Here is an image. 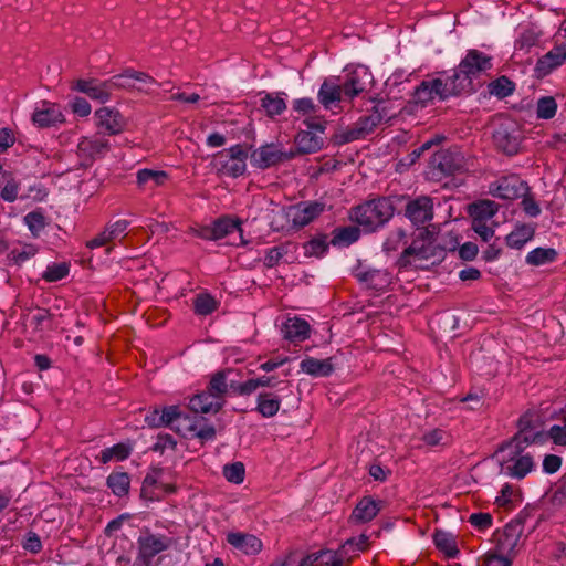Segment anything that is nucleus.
Segmentation results:
<instances>
[{
    "instance_id": "1",
    "label": "nucleus",
    "mask_w": 566,
    "mask_h": 566,
    "mask_svg": "<svg viewBox=\"0 0 566 566\" xmlns=\"http://www.w3.org/2000/svg\"><path fill=\"white\" fill-rule=\"evenodd\" d=\"M457 244L458 242L451 239L448 245H441V243L438 242V238H434L433 231L423 228L420 230L417 238L412 240V243L403 250L396 264L400 270L408 269L412 263L411 258L420 261L431 260V263L434 264L442 261L446 251H453Z\"/></svg>"
},
{
    "instance_id": "2",
    "label": "nucleus",
    "mask_w": 566,
    "mask_h": 566,
    "mask_svg": "<svg viewBox=\"0 0 566 566\" xmlns=\"http://www.w3.org/2000/svg\"><path fill=\"white\" fill-rule=\"evenodd\" d=\"M392 201L378 197L352 209L350 218L366 231L373 232L386 224L394 216Z\"/></svg>"
},
{
    "instance_id": "3",
    "label": "nucleus",
    "mask_w": 566,
    "mask_h": 566,
    "mask_svg": "<svg viewBox=\"0 0 566 566\" xmlns=\"http://www.w3.org/2000/svg\"><path fill=\"white\" fill-rule=\"evenodd\" d=\"M248 149L237 144L228 149L218 151L213 156V166L219 172L232 178L242 176L247 170Z\"/></svg>"
},
{
    "instance_id": "4",
    "label": "nucleus",
    "mask_w": 566,
    "mask_h": 566,
    "mask_svg": "<svg viewBox=\"0 0 566 566\" xmlns=\"http://www.w3.org/2000/svg\"><path fill=\"white\" fill-rule=\"evenodd\" d=\"M530 191L527 182L516 174H509L499 177L489 184L488 192L495 198L503 200H515L524 197Z\"/></svg>"
},
{
    "instance_id": "5",
    "label": "nucleus",
    "mask_w": 566,
    "mask_h": 566,
    "mask_svg": "<svg viewBox=\"0 0 566 566\" xmlns=\"http://www.w3.org/2000/svg\"><path fill=\"white\" fill-rule=\"evenodd\" d=\"M464 168V158L458 150L441 149L430 159V172L432 178L442 179L452 176Z\"/></svg>"
},
{
    "instance_id": "6",
    "label": "nucleus",
    "mask_w": 566,
    "mask_h": 566,
    "mask_svg": "<svg viewBox=\"0 0 566 566\" xmlns=\"http://www.w3.org/2000/svg\"><path fill=\"white\" fill-rule=\"evenodd\" d=\"M295 154V151H285L280 147V145L272 143L265 144L253 150L250 156V160L253 167L265 170L293 159Z\"/></svg>"
},
{
    "instance_id": "7",
    "label": "nucleus",
    "mask_w": 566,
    "mask_h": 566,
    "mask_svg": "<svg viewBox=\"0 0 566 566\" xmlns=\"http://www.w3.org/2000/svg\"><path fill=\"white\" fill-rule=\"evenodd\" d=\"M495 147L505 155L513 156L518 153L521 145V132L513 120L500 123L493 132Z\"/></svg>"
},
{
    "instance_id": "8",
    "label": "nucleus",
    "mask_w": 566,
    "mask_h": 566,
    "mask_svg": "<svg viewBox=\"0 0 566 566\" xmlns=\"http://www.w3.org/2000/svg\"><path fill=\"white\" fill-rule=\"evenodd\" d=\"M109 150V142L99 134L90 137H82L77 144V156L82 167H90L93 163L102 158Z\"/></svg>"
},
{
    "instance_id": "9",
    "label": "nucleus",
    "mask_w": 566,
    "mask_h": 566,
    "mask_svg": "<svg viewBox=\"0 0 566 566\" xmlns=\"http://www.w3.org/2000/svg\"><path fill=\"white\" fill-rule=\"evenodd\" d=\"M500 473L512 479L522 480L534 469L532 455L496 453Z\"/></svg>"
},
{
    "instance_id": "10",
    "label": "nucleus",
    "mask_w": 566,
    "mask_h": 566,
    "mask_svg": "<svg viewBox=\"0 0 566 566\" xmlns=\"http://www.w3.org/2000/svg\"><path fill=\"white\" fill-rule=\"evenodd\" d=\"M382 120L384 115L378 106H375L370 114L361 116L352 127L347 128L342 134V143L345 144L365 138L371 134Z\"/></svg>"
},
{
    "instance_id": "11",
    "label": "nucleus",
    "mask_w": 566,
    "mask_h": 566,
    "mask_svg": "<svg viewBox=\"0 0 566 566\" xmlns=\"http://www.w3.org/2000/svg\"><path fill=\"white\" fill-rule=\"evenodd\" d=\"M405 216L412 226L420 228L433 219V199L429 196H419L407 202Z\"/></svg>"
},
{
    "instance_id": "12",
    "label": "nucleus",
    "mask_w": 566,
    "mask_h": 566,
    "mask_svg": "<svg viewBox=\"0 0 566 566\" xmlns=\"http://www.w3.org/2000/svg\"><path fill=\"white\" fill-rule=\"evenodd\" d=\"M135 82H139L145 85L157 84L156 80L145 72L135 71L127 69L123 73L111 77V84L113 91L115 90H137L139 92L149 93L144 86H137Z\"/></svg>"
},
{
    "instance_id": "13",
    "label": "nucleus",
    "mask_w": 566,
    "mask_h": 566,
    "mask_svg": "<svg viewBox=\"0 0 566 566\" xmlns=\"http://www.w3.org/2000/svg\"><path fill=\"white\" fill-rule=\"evenodd\" d=\"M171 545V538L163 535L148 534L138 538V560L145 566H149L153 558L168 549Z\"/></svg>"
},
{
    "instance_id": "14",
    "label": "nucleus",
    "mask_w": 566,
    "mask_h": 566,
    "mask_svg": "<svg viewBox=\"0 0 566 566\" xmlns=\"http://www.w3.org/2000/svg\"><path fill=\"white\" fill-rule=\"evenodd\" d=\"M370 78L371 74L369 73L368 69L363 65H359L353 71L347 72L344 80H339V84L342 85L345 98L352 101L354 97L363 93L366 90Z\"/></svg>"
},
{
    "instance_id": "15",
    "label": "nucleus",
    "mask_w": 566,
    "mask_h": 566,
    "mask_svg": "<svg viewBox=\"0 0 566 566\" xmlns=\"http://www.w3.org/2000/svg\"><path fill=\"white\" fill-rule=\"evenodd\" d=\"M359 283L375 291H385L392 283V274L386 269H367L361 265L354 271Z\"/></svg>"
},
{
    "instance_id": "16",
    "label": "nucleus",
    "mask_w": 566,
    "mask_h": 566,
    "mask_svg": "<svg viewBox=\"0 0 566 566\" xmlns=\"http://www.w3.org/2000/svg\"><path fill=\"white\" fill-rule=\"evenodd\" d=\"M492 69V57L476 49L468 50L459 64V70L471 80Z\"/></svg>"
},
{
    "instance_id": "17",
    "label": "nucleus",
    "mask_w": 566,
    "mask_h": 566,
    "mask_svg": "<svg viewBox=\"0 0 566 566\" xmlns=\"http://www.w3.org/2000/svg\"><path fill=\"white\" fill-rule=\"evenodd\" d=\"M65 118L57 104L42 101L32 114V123L39 128H48L64 123Z\"/></svg>"
},
{
    "instance_id": "18",
    "label": "nucleus",
    "mask_w": 566,
    "mask_h": 566,
    "mask_svg": "<svg viewBox=\"0 0 566 566\" xmlns=\"http://www.w3.org/2000/svg\"><path fill=\"white\" fill-rule=\"evenodd\" d=\"M75 90L101 103L109 101L113 93L111 78L106 81H99L97 78L77 80Z\"/></svg>"
},
{
    "instance_id": "19",
    "label": "nucleus",
    "mask_w": 566,
    "mask_h": 566,
    "mask_svg": "<svg viewBox=\"0 0 566 566\" xmlns=\"http://www.w3.org/2000/svg\"><path fill=\"white\" fill-rule=\"evenodd\" d=\"M324 208V203L318 201L301 202L290 209L289 216L295 227L303 228L316 219Z\"/></svg>"
},
{
    "instance_id": "20",
    "label": "nucleus",
    "mask_w": 566,
    "mask_h": 566,
    "mask_svg": "<svg viewBox=\"0 0 566 566\" xmlns=\"http://www.w3.org/2000/svg\"><path fill=\"white\" fill-rule=\"evenodd\" d=\"M317 98L325 109H331L336 104L345 101L346 98L344 96L342 85L339 84V78H325L319 86Z\"/></svg>"
},
{
    "instance_id": "21",
    "label": "nucleus",
    "mask_w": 566,
    "mask_h": 566,
    "mask_svg": "<svg viewBox=\"0 0 566 566\" xmlns=\"http://www.w3.org/2000/svg\"><path fill=\"white\" fill-rule=\"evenodd\" d=\"M95 117L97 126L105 129L108 135H117L125 129V118L114 108L102 107L95 112Z\"/></svg>"
},
{
    "instance_id": "22",
    "label": "nucleus",
    "mask_w": 566,
    "mask_h": 566,
    "mask_svg": "<svg viewBox=\"0 0 566 566\" xmlns=\"http://www.w3.org/2000/svg\"><path fill=\"white\" fill-rule=\"evenodd\" d=\"M381 501H376L371 496H364L354 507L349 522L353 524H364L373 521L381 510Z\"/></svg>"
},
{
    "instance_id": "23",
    "label": "nucleus",
    "mask_w": 566,
    "mask_h": 566,
    "mask_svg": "<svg viewBox=\"0 0 566 566\" xmlns=\"http://www.w3.org/2000/svg\"><path fill=\"white\" fill-rule=\"evenodd\" d=\"M227 542L245 555H256L262 551V541L253 534L231 532L227 535Z\"/></svg>"
},
{
    "instance_id": "24",
    "label": "nucleus",
    "mask_w": 566,
    "mask_h": 566,
    "mask_svg": "<svg viewBox=\"0 0 566 566\" xmlns=\"http://www.w3.org/2000/svg\"><path fill=\"white\" fill-rule=\"evenodd\" d=\"M226 399H217L208 389L195 395L189 400V408L196 413H217L222 409Z\"/></svg>"
},
{
    "instance_id": "25",
    "label": "nucleus",
    "mask_w": 566,
    "mask_h": 566,
    "mask_svg": "<svg viewBox=\"0 0 566 566\" xmlns=\"http://www.w3.org/2000/svg\"><path fill=\"white\" fill-rule=\"evenodd\" d=\"M355 537H352L345 542L342 547L337 551L321 549L318 552L307 555V559L321 560L324 566H343L345 558L348 555L347 547L354 543Z\"/></svg>"
},
{
    "instance_id": "26",
    "label": "nucleus",
    "mask_w": 566,
    "mask_h": 566,
    "mask_svg": "<svg viewBox=\"0 0 566 566\" xmlns=\"http://www.w3.org/2000/svg\"><path fill=\"white\" fill-rule=\"evenodd\" d=\"M517 525H514L512 523L505 525L503 533L497 539V551L500 554H506L510 555L514 552L515 547L518 544L520 541V534L522 530L518 528V525L524 523V515L523 513H520L517 516Z\"/></svg>"
},
{
    "instance_id": "27",
    "label": "nucleus",
    "mask_w": 566,
    "mask_h": 566,
    "mask_svg": "<svg viewBox=\"0 0 566 566\" xmlns=\"http://www.w3.org/2000/svg\"><path fill=\"white\" fill-rule=\"evenodd\" d=\"M566 60V45L553 48L538 59L535 71L539 76L548 75L554 69L560 66Z\"/></svg>"
},
{
    "instance_id": "28",
    "label": "nucleus",
    "mask_w": 566,
    "mask_h": 566,
    "mask_svg": "<svg viewBox=\"0 0 566 566\" xmlns=\"http://www.w3.org/2000/svg\"><path fill=\"white\" fill-rule=\"evenodd\" d=\"M284 388L276 391H262L258 395L255 410L264 418L274 417L281 407L282 396L280 395Z\"/></svg>"
},
{
    "instance_id": "29",
    "label": "nucleus",
    "mask_w": 566,
    "mask_h": 566,
    "mask_svg": "<svg viewBox=\"0 0 566 566\" xmlns=\"http://www.w3.org/2000/svg\"><path fill=\"white\" fill-rule=\"evenodd\" d=\"M213 231L216 235V241L226 238L227 235L239 232L240 233V244H247L242 235L241 220L239 218H233L231 216H221L212 221Z\"/></svg>"
},
{
    "instance_id": "30",
    "label": "nucleus",
    "mask_w": 566,
    "mask_h": 566,
    "mask_svg": "<svg viewBox=\"0 0 566 566\" xmlns=\"http://www.w3.org/2000/svg\"><path fill=\"white\" fill-rule=\"evenodd\" d=\"M334 358L317 359L314 357L304 358L301 364V370L313 377H328L334 371Z\"/></svg>"
},
{
    "instance_id": "31",
    "label": "nucleus",
    "mask_w": 566,
    "mask_h": 566,
    "mask_svg": "<svg viewBox=\"0 0 566 566\" xmlns=\"http://www.w3.org/2000/svg\"><path fill=\"white\" fill-rule=\"evenodd\" d=\"M536 434L524 436V433H515L509 441L503 442L496 453H505V454H521V455H531V453L525 452V449L535 442Z\"/></svg>"
},
{
    "instance_id": "32",
    "label": "nucleus",
    "mask_w": 566,
    "mask_h": 566,
    "mask_svg": "<svg viewBox=\"0 0 566 566\" xmlns=\"http://www.w3.org/2000/svg\"><path fill=\"white\" fill-rule=\"evenodd\" d=\"M284 337L293 343H301L310 337V324L298 317L289 318L283 325Z\"/></svg>"
},
{
    "instance_id": "33",
    "label": "nucleus",
    "mask_w": 566,
    "mask_h": 566,
    "mask_svg": "<svg viewBox=\"0 0 566 566\" xmlns=\"http://www.w3.org/2000/svg\"><path fill=\"white\" fill-rule=\"evenodd\" d=\"M534 234L533 224L521 223L505 237V242L509 248L520 250L534 238Z\"/></svg>"
},
{
    "instance_id": "34",
    "label": "nucleus",
    "mask_w": 566,
    "mask_h": 566,
    "mask_svg": "<svg viewBox=\"0 0 566 566\" xmlns=\"http://www.w3.org/2000/svg\"><path fill=\"white\" fill-rule=\"evenodd\" d=\"M298 154H313L323 148L324 139L314 132L301 130L295 137Z\"/></svg>"
},
{
    "instance_id": "35",
    "label": "nucleus",
    "mask_w": 566,
    "mask_h": 566,
    "mask_svg": "<svg viewBox=\"0 0 566 566\" xmlns=\"http://www.w3.org/2000/svg\"><path fill=\"white\" fill-rule=\"evenodd\" d=\"M500 205L493 200L482 199L470 206L469 212L474 221L488 222L499 211Z\"/></svg>"
},
{
    "instance_id": "36",
    "label": "nucleus",
    "mask_w": 566,
    "mask_h": 566,
    "mask_svg": "<svg viewBox=\"0 0 566 566\" xmlns=\"http://www.w3.org/2000/svg\"><path fill=\"white\" fill-rule=\"evenodd\" d=\"M106 485L113 494L123 497L128 494L130 488V476L126 472H112L106 479Z\"/></svg>"
},
{
    "instance_id": "37",
    "label": "nucleus",
    "mask_w": 566,
    "mask_h": 566,
    "mask_svg": "<svg viewBox=\"0 0 566 566\" xmlns=\"http://www.w3.org/2000/svg\"><path fill=\"white\" fill-rule=\"evenodd\" d=\"M232 373L231 369H223L214 373L207 386V389L216 396L217 399H226L228 395V377Z\"/></svg>"
},
{
    "instance_id": "38",
    "label": "nucleus",
    "mask_w": 566,
    "mask_h": 566,
    "mask_svg": "<svg viewBox=\"0 0 566 566\" xmlns=\"http://www.w3.org/2000/svg\"><path fill=\"white\" fill-rule=\"evenodd\" d=\"M447 81L452 96L473 91L472 80L467 74L462 73L459 67L451 76L447 77Z\"/></svg>"
},
{
    "instance_id": "39",
    "label": "nucleus",
    "mask_w": 566,
    "mask_h": 566,
    "mask_svg": "<svg viewBox=\"0 0 566 566\" xmlns=\"http://www.w3.org/2000/svg\"><path fill=\"white\" fill-rule=\"evenodd\" d=\"M168 179L164 170L140 169L137 172V182L140 187L149 186L150 189L161 186Z\"/></svg>"
},
{
    "instance_id": "40",
    "label": "nucleus",
    "mask_w": 566,
    "mask_h": 566,
    "mask_svg": "<svg viewBox=\"0 0 566 566\" xmlns=\"http://www.w3.org/2000/svg\"><path fill=\"white\" fill-rule=\"evenodd\" d=\"M164 418V426L171 427L176 429L178 432L182 431L186 426H182V422H190L187 416L182 415L179 410L178 406H169L165 407L160 411Z\"/></svg>"
},
{
    "instance_id": "41",
    "label": "nucleus",
    "mask_w": 566,
    "mask_h": 566,
    "mask_svg": "<svg viewBox=\"0 0 566 566\" xmlns=\"http://www.w3.org/2000/svg\"><path fill=\"white\" fill-rule=\"evenodd\" d=\"M132 449L125 443H117L111 448H105L101 451L97 459L101 463L105 464L112 460L123 461L130 455Z\"/></svg>"
},
{
    "instance_id": "42",
    "label": "nucleus",
    "mask_w": 566,
    "mask_h": 566,
    "mask_svg": "<svg viewBox=\"0 0 566 566\" xmlns=\"http://www.w3.org/2000/svg\"><path fill=\"white\" fill-rule=\"evenodd\" d=\"M557 258V251L554 248H536L526 255V263L531 265H543L552 263Z\"/></svg>"
},
{
    "instance_id": "43",
    "label": "nucleus",
    "mask_w": 566,
    "mask_h": 566,
    "mask_svg": "<svg viewBox=\"0 0 566 566\" xmlns=\"http://www.w3.org/2000/svg\"><path fill=\"white\" fill-rule=\"evenodd\" d=\"M437 548L443 552L448 557L453 558L459 554L454 537L446 532L438 531L433 536Z\"/></svg>"
},
{
    "instance_id": "44",
    "label": "nucleus",
    "mask_w": 566,
    "mask_h": 566,
    "mask_svg": "<svg viewBox=\"0 0 566 566\" xmlns=\"http://www.w3.org/2000/svg\"><path fill=\"white\" fill-rule=\"evenodd\" d=\"M328 245L326 234L314 237L303 244L304 255L321 258L327 252Z\"/></svg>"
},
{
    "instance_id": "45",
    "label": "nucleus",
    "mask_w": 566,
    "mask_h": 566,
    "mask_svg": "<svg viewBox=\"0 0 566 566\" xmlns=\"http://www.w3.org/2000/svg\"><path fill=\"white\" fill-rule=\"evenodd\" d=\"M360 237V230L355 226L337 228L334 230V237L331 241L332 244L349 245L356 242Z\"/></svg>"
},
{
    "instance_id": "46",
    "label": "nucleus",
    "mask_w": 566,
    "mask_h": 566,
    "mask_svg": "<svg viewBox=\"0 0 566 566\" xmlns=\"http://www.w3.org/2000/svg\"><path fill=\"white\" fill-rule=\"evenodd\" d=\"M261 106L270 117L281 115L286 109L285 101L282 97L277 95L275 96L273 94H266L261 99Z\"/></svg>"
},
{
    "instance_id": "47",
    "label": "nucleus",
    "mask_w": 566,
    "mask_h": 566,
    "mask_svg": "<svg viewBox=\"0 0 566 566\" xmlns=\"http://www.w3.org/2000/svg\"><path fill=\"white\" fill-rule=\"evenodd\" d=\"M185 430H187L191 437L200 439L201 443L214 440L217 433L216 428L212 424L205 423L199 426L197 421L189 422V424L185 427Z\"/></svg>"
},
{
    "instance_id": "48",
    "label": "nucleus",
    "mask_w": 566,
    "mask_h": 566,
    "mask_svg": "<svg viewBox=\"0 0 566 566\" xmlns=\"http://www.w3.org/2000/svg\"><path fill=\"white\" fill-rule=\"evenodd\" d=\"M515 90V84L506 76H500L489 84V92L499 98L511 95Z\"/></svg>"
},
{
    "instance_id": "49",
    "label": "nucleus",
    "mask_w": 566,
    "mask_h": 566,
    "mask_svg": "<svg viewBox=\"0 0 566 566\" xmlns=\"http://www.w3.org/2000/svg\"><path fill=\"white\" fill-rule=\"evenodd\" d=\"M557 103L553 96H543L536 103V116L539 119H551L556 115Z\"/></svg>"
},
{
    "instance_id": "50",
    "label": "nucleus",
    "mask_w": 566,
    "mask_h": 566,
    "mask_svg": "<svg viewBox=\"0 0 566 566\" xmlns=\"http://www.w3.org/2000/svg\"><path fill=\"white\" fill-rule=\"evenodd\" d=\"M292 243L286 242L269 249L264 256V265L269 269L276 266L283 256L289 253Z\"/></svg>"
},
{
    "instance_id": "51",
    "label": "nucleus",
    "mask_w": 566,
    "mask_h": 566,
    "mask_svg": "<svg viewBox=\"0 0 566 566\" xmlns=\"http://www.w3.org/2000/svg\"><path fill=\"white\" fill-rule=\"evenodd\" d=\"M23 220L34 237H38L46 226L45 217L41 210H33L27 213Z\"/></svg>"
},
{
    "instance_id": "52",
    "label": "nucleus",
    "mask_w": 566,
    "mask_h": 566,
    "mask_svg": "<svg viewBox=\"0 0 566 566\" xmlns=\"http://www.w3.org/2000/svg\"><path fill=\"white\" fill-rule=\"evenodd\" d=\"M70 272V266L65 262L52 263L46 266L42 274V279L46 282H57L64 279Z\"/></svg>"
},
{
    "instance_id": "53",
    "label": "nucleus",
    "mask_w": 566,
    "mask_h": 566,
    "mask_svg": "<svg viewBox=\"0 0 566 566\" xmlns=\"http://www.w3.org/2000/svg\"><path fill=\"white\" fill-rule=\"evenodd\" d=\"M436 96L433 94L432 87L427 80L422 81L413 92V101L416 104H420L421 106H426L429 103L433 102Z\"/></svg>"
},
{
    "instance_id": "54",
    "label": "nucleus",
    "mask_w": 566,
    "mask_h": 566,
    "mask_svg": "<svg viewBox=\"0 0 566 566\" xmlns=\"http://www.w3.org/2000/svg\"><path fill=\"white\" fill-rule=\"evenodd\" d=\"M195 312L198 315H209L217 310L216 300L209 294H200L193 302Z\"/></svg>"
},
{
    "instance_id": "55",
    "label": "nucleus",
    "mask_w": 566,
    "mask_h": 566,
    "mask_svg": "<svg viewBox=\"0 0 566 566\" xmlns=\"http://www.w3.org/2000/svg\"><path fill=\"white\" fill-rule=\"evenodd\" d=\"M292 108L294 112L302 116L315 115L319 111V106L315 104L314 99L311 97L294 99L292 103Z\"/></svg>"
},
{
    "instance_id": "56",
    "label": "nucleus",
    "mask_w": 566,
    "mask_h": 566,
    "mask_svg": "<svg viewBox=\"0 0 566 566\" xmlns=\"http://www.w3.org/2000/svg\"><path fill=\"white\" fill-rule=\"evenodd\" d=\"M223 475L227 481L240 484L244 480L245 469L242 462H234L223 467Z\"/></svg>"
},
{
    "instance_id": "57",
    "label": "nucleus",
    "mask_w": 566,
    "mask_h": 566,
    "mask_svg": "<svg viewBox=\"0 0 566 566\" xmlns=\"http://www.w3.org/2000/svg\"><path fill=\"white\" fill-rule=\"evenodd\" d=\"M436 98L439 101H446L452 96L448 81L440 77L428 78Z\"/></svg>"
},
{
    "instance_id": "58",
    "label": "nucleus",
    "mask_w": 566,
    "mask_h": 566,
    "mask_svg": "<svg viewBox=\"0 0 566 566\" xmlns=\"http://www.w3.org/2000/svg\"><path fill=\"white\" fill-rule=\"evenodd\" d=\"M469 523L475 527L478 531H486L491 528L493 523V517L490 513H473L469 516Z\"/></svg>"
},
{
    "instance_id": "59",
    "label": "nucleus",
    "mask_w": 566,
    "mask_h": 566,
    "mask_svg": "<svg viewBox=\"0 0 566 566\" xmlns=\"http://www.w3.org/2000/svg\"><path fill=\"white\" fill-rule=\"evenodd\" d=\"M405 238H406V232L403 229L399 228V229L390 232V234L388 235V238L386 239V241L382 244L384 251L387 253L397 251L400 243L405 240Z\"/></svg>"
},
{
    "instance_id": "60",
    "label": "nucleus",
    "mask_w": 566,
    "mask_h": 566,
    "mask_svg": "<svg viewBox=\"0 0 566 566\" xmlns=\"http://www.w3.org/2000/svg\"><path fill=\"white\" fill-rule=\"evenodd\" d=\"M20 190V184L13 179L9 178L6 181L4 187L1 189L0 196L7 202H13L18 198V193Z\"/></svg>"
},
{
    "instance_id": "61",
    "label": "nucleus",
    "mask_w": 566,
    "mask_h": 566,
    "mask_svg": "<svg viewBox=\"0 0 566 566\" xmlns=\"http://www.w3.org/2000/svg\"><path fill=\"white\" fill-rule=\"evenodd\" d=\"M534 415L526 412L520 417L517 427L518 431L516 433H524V436L536 434V438L539 436V432L535 431L534 426Z\"/></svg>"
},
{
    "instance_id": "62",
    "label": "nucleus",
    "mask_w": 566,
    "mask_h": 566,
    "mask_svg": "<svg viewBox=\"0 0 566 566\" xmlns=\"http://www.w3.org/2000/svg\"><path fill=\"white\" fill-rule=\"evenodd\" d=\"M176 446L177 441L171 434L160 433L157 436V441L155 442L153 450L155 452L164 453L166 450H175Z\"/></svg>"
},
{
    "instance_id": "63",
    "label": "nucleus",
    "mask_w": 566,
    "mask_h": 566,
    "mask_svg": "<svg viewBox=\"0 0 566 566\" xmlns=\"http://www.w3.org/2000/svg\"><path fill=\"white\" fill-rule=\"evenodd\" d=\"M512 557L496 552H489L483 559V566H512Z\"/></svg>"
},
{
    "instance_id": "64",
    "label": "nucleus",
    "mask_w": 566,
    "mask_h": 566,
    "mask_svg": "<svg viewBox=\"0 0 566 566\" xmlns=\"http://www.w3.org/2000/svg\"><path fill=\"white\" fill-rule=\"evenodd\" d=\"M548 437L553 443L566 448V426L553 424L548 430Z\"/></svg>"
}]
</instances>
